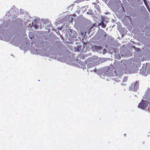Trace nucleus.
<instances>
[{
  "label": "nucleus",
  "instance_id": "nucleus-1",
  "mask_svg": "<svg viewBox=\"0 0 150 150\" xmlns=\"http://www.w3.org/2000/svg\"><path fill=\"white\" fill-rule=\"evenodd\" d=\"M149 101H147L144 99L142 100L141 102L139 103L138 107L143 110H145L148 105Z\"/></svg>",
  "mask_w": 150,
  "mask_h": 150
},
{
  "label": "nucleus",
  "instance_id": "nucleus-2",
  "mask_svg": "<svg viewBox=\"0 0 150 150\" xmlns=\"http://www.w3.org/2000/svg\"><path fill=\"white\" fill-rule=\"evenodd\" d=\"M143 98L147 101H150V88H148Z\"/></svg>",
  "mask_w": 150,
  "mask_h": 150
},
{
  "label": "nucleus",
  "instance_id": "nucleus-3",
  "mask_svg": "<svg viewBox=\"0 0 150 150\" xmlns=\"http://www.w3.org/2000/svg\"><path fill=\"white\" fill-rule=\"evenodd\" d=\"M146 111L150 113V103H149V104L147 106Z\"/></svg>",
  "mask_w": 150,
  "mask_h": 150
},
{
  "label": "nucleus",
  "instance_id": "nucleus-4",
  "mask_svg": "<svg viewBox=\"0 0 150 150\" xmlns=\"http://www.w3.org/2000/svg\"><path fill=\"white\" fill-rule=\"evenodd\" d=\"M139 83L138 81L136 82L134 84V88H137L138 86Z\"/></svg>",
  "mask_w": 150,
  "mask_h": 150
},
{
  "label": "nucleus",
  "instance_id": "nucleus-5",
  "mask_svg": "<svg viewBox=\"0 0 150 150\" xmlns=\"http://www.w3.org/2000/svg\"><path fill=\"white\" fill-rule=\"evenodd\" d=\"M144 2L145 4H146V6L147 7V8L148 9L149 11L150 12V9L149 7H148V6L147 4V2H146V0H144Z\"/></svg>",
  "mask_w": 150,
  "mask_h": 150
},
{
  "label": "nucleus",
  "instance_id": "nucleus-6",
  "mask_svg": "<svg viewBox=\"0 0 150 150\" xmlns=\"http://www.w3.org/2000/svg\"><path fill=\"white\" fill-rule=\"evenodd\" d=\"M101 25H102V26L103 28H105L106 26V25L105 23H104L103 22H102V23H101Z\"/></svg>",
  "mask_w": 150,
  "mask_h": 150
},
{
  "label": "nucleus",
  "instance_id": "nucleus-7",
  "mask_svg": "<svg viewBox=\"0 0 150 150\" xmlns=\"http://www.w3.org/2000/svg\"><path fill=\"white\" fill-rule=\"evenodd\" d=\"M34 27H35V29H37L38 28L37 26L36 25H34Z\"/></svg>",
  "mask_w": 150,
  "mask_h": 150
}]
</instances>
